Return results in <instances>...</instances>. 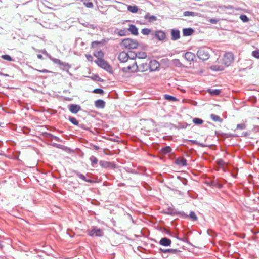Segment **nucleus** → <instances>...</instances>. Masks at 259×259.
<instances>
[{
    "mask_svg": "<svg viewBox=\"0 0 259 259\" xmlns=\"http://www.w3.org/2000/svg\"><path fill=\"white\" fill-rule=\"evenodd\" d=\"M99 164L102 167L107 168L110 167L112 165V163L110 162H107L105 161H100L99 162Z\"/></svg>",
    "mask_w": 259,
    "mask_h": 259,
    "instance_id": "obj_21",
    "label": "nucleus"
},
{
    "mask_svg": "<svg viewBox=\"0 0 259 259\" xmlns=\"http://www.w3.org/2000/svg\"><path fill=\"white\" fill-rule=\"evenodd\" d=\"M128 30L130 31L131 33L133 35H137L138 34V28L134 25H130L129 28H128Z\"/></svg>",
    "mask_w": 259,
    "mask_h": 259,
    "instance_id": "obj_17",
    "label": "nucleus"
},
{
    "mask_svg": "<svg viewBox=\"0 0 259 259\" xmlns=\"http://www.w3.org/2000/svg\"><path fill=\"white\" fill-rule=\"evenodd\" d=\"M91 162H92V165L93 166L95 164H97L98 163V159L96 157H95V156H92L90 157V158Z\"/></svg>",
    "mask_w": 259,
    "mask_h": 259,
    "instance_id": "obj_34",
    "label": "nucleus"
},
{
    "mask_svg": "<svg viewBox=\"0 0 259 259\" xmlns=\"http://www.w3.org/2000/svg\"><path fill=\"white\" fill-rule=\"evenodd\" d=\"M252 55L254 57L258 59L259 58V50L253 51L252 52Z\"/></svg>",
    "mask_w": 259,
    "mask_h": 259,
    "instance_id": "obj_40",
    "label": "nucleus"
},
{
    "mask_svg": "<svg viewBox=\"0 0 259 259\" xmlns=\"http://www.w3.org/2000/svg\"><path fill=\"white\" fill-rule=\"evenodd\" d=\"M240 18L243 22H247L249 21L248 18L245 15H241Z\"/></svg>",
    "mask_w": 259,
    "mask_h": 259,
    "instance_id": "obj_37",
    "label": "nucleus"
},
{
    "mask_svg": "<svg viewBox=\"0 0 259 259\" xmlns=\"http://www.w3.org/2000/svg\"><path fill=\"white\" fill-rule=\"evenodd\" d=\"M164 98L165 100H168L169 101H177V98L175 97L172 96H170V95H167V94H165L164 95Z\"/></svg>",
    "mask_w": 259,
    "mask_h": 259,
    "instance_id": "obj_25",
    "label": "nucleus"
},
{
    "mask_svg": "<svg viewBox=\"0 0 259 259\" xmlns=\"http://www.w3.org/2000/svg\"><path fill=\"white\" fill-rule=\"evenodd\" d=\"M209 22L212 24H216L218 22V20L215 19H211Z\"/></svg>",
    "mask_w": 259,
    "mask_h": 259,
    "instance_id": "obj_47",
    "label": "nucleus"
},
{
    "mask_svg": "<svg viewBox=\"0 0 259 259\" xmlns=\"http://www.w3.org/2000/svg\"><path fill=\"white\" fill-rule=\"evenodd\" d=\"M69 111L73 114H76L79 110H81V107L77 104H70L69 105Z\"/></svg>",
    "mask_w": 259,
    "mask_h": 259,
    "instance_id": "obj_8",
    "label": "nucleus"
},
{
    "mask_svg": "<svg viewBox=\"0 0 259 259\" xmlns=\"http://www.w3.org/2000/svg\"><path fill=\"white\" fill-rule=\"evenodd\" d=\"M42 72H46L47 71L46 70H44L42 71Z\"/></svg>",
    "mask_w": 259,
    "mask_h": 259,
    "instance_id": "obj_52",
    "label": "nucleus"
},
{
    "mask_svg": "<svg viewBox=\"0 0 259 259\" xmlns=\"http://www.w3.org/2000/svg\"><path fill=\"white\" fill-rule=\"evenodd\" d=\"M94 56L97 58V59H103L104 54L101 50H96L94 52Z\"/></svg>",
    "mask_w": 259,
    "mask_h": 259,
    "instance_id": "obj_18",
    "label": "nucleus"
},
{
    "mask_svg": "<svg viewBox=\"0 0 259 259\" xmlns=\"http://www.w3.org/2000/svg\"><path fill=\"white\" fill-rule=\"evenodd\" d=\"M168 213L171 214H176L177 213L176 210H175L174 209L172 208L171 207L168 208Z\"/></svg>",
    "mask_w": 259,
    "mask_h": 259,
    "instance_id": "obj_43",
    "label": "nucleus"
},
{
    "mask_svg": "<svg viewBox=\"0 0 259 259\" xmlns=\"http://www.w3.org/2000/svg\"><path fill=\"white\" fill-rule=\"evenodd\" d=\"M69 120L74 125H77L78 124V121L74 117H70Z\"/></svg>",
    "mask_w": 259,
    "mask_h": 259,
    "instance_id": "obj_33",
    "label": "nucleus"
},
{
    "mask_svg": "<svg viewBox=\"0 0 259 259\" xmlns=\"http://www.w3.org/2000/svg\"><path fill=\"white\" fill-rule=\"evenodd\" d=\"M3 59L6 60H8V61H13V60L12 59V58L11 57V56L9 55H3L1 57Z\"/></svg>",
    "mask_w": 259,
    "mask_h": 259,
    "instance_id": "obj_36",
    "label": "nucleus"
},
{
    "mask_svg": "<svg viewBox=\"0 0 259 259\" xmlns=\"http://www.w3.org/2000/svg\"><path fill=\"white\" fill-rule=\"evenodd\" d=\"M103 231L102 229L94 227L89 232V235L91 236L101 237L103 235Z\"/></svg>",
    "mask_w": 259,
    "mask_h": 259,
    "instance_id": "obj_6",
    "label": "nucleus"
},
{
    "mask_svg": "<svg viewBox=\"0 0 259 259\" xmlns=\"http://www.w3.org/2000/svg\"><path fill=\"white\" fill-rule=\"evenodd\" d=\"M172 64L177 67H181L182 66V64L181 63V62L180 61V60L179 59H174V60H172Z\"/></svg>",
    "mask_w": 259,
    "mask_h": 259,
    "instance_id": "obj_28",
    "label": "nucleus"
},
{
    "mask_svg": "<svg viewBox=\"0 0 259 259\" xmlns=\"http://www.w3.org/2000/svg\"><path fill=\"white\" fill-rule=\"evenodd\" d=\"M159 67V64L156 60H152L149 63V69L151 71L157 70Z\"/></svg>",
    "mask_w": 259,
    "mask_h": 259,
    "instance_id": "obj_7",
    "label": "nucleus"
},
{
    "mask_svg": "<svg viewBox=\"0 0 259 259\" xmlns=\"http://www.w3.org/2000/svg\"><path fill=\"white\" fill-rule=\"evenodd\" d=\"M118 34L120 36H124L126 34V31L125 30H120L118 32Z\"/></svg>",
    "mask_w": 259,
    "mask_h": 259,
    "instance_id": "obj_45",
    "label": "nucleus"
},
{
    "mask_svg": "<svg viewBox=\"0 0 259 259\" xmlns=\"http://www.w3.org/2000/svg\"><path fill=\"white\" fill-rule=\"evenodd\" d=\"M187 217H189L193 221H196L197 220V217L196 214L193 211L190 212L189 215H186Z\"/></svg>",
    "mask_w": 259,
    "mask_h": 259,
    "instance_id": "obj_30",
    "label": "nucleus"
},
{
    "mask_svg": "<svg viewBox=\"0 0 259 259\" xmlns=\"http://www.w3.org/2000/svg\"><path fill=\"white\" fill-rule=\"evenodd\" d=\"M175 164L179 166H186L187 165V161L184 158H178L175 160Z\"/></svg>",
    "mask_w": 259,
    "mask_h": 259,
    "instance_id": "obj_15",
    "label": "nucleus"
},
{
    "mask_svg": "<svg viewBox=\"0 0 259 259\" xmlns=\"http://www.w3.org/2000/svg\"><path fill=\"white\" fill-rule=\"evenodd\" d=\"M128 55V59H134L136 58H137L136 53L133 51H129L128 52L126 53Z\"/></svg>",
    "mask_w": 259,
    "mask_h": 259,
    "instance_id": "obj_27",
    "label": "nucleus"
},
{
    "mask_svg": "<svg viewBox=\"0 0 259 259\" xmlns=\"http://www.w3.org/2000/svg\"><path fill=\"white\" fill-rule=\"evenodd\" d=\"M194 32V30L192 28H184L183 29V35L184 36H190Z\"/></svg>",
    "mask_w": 259,
    "mask_h": 259,
    "instance_id": "obj_19",
    "label": "nucleus"
},
{
    "mask_svg": "<svg viewBox=\"0 0 259 259\" xmlns=\"http://www.w3.org/2000/svg\"><path fill=\"white\" fill-rule=\"evenodd\" d=\"M193 123H194L195 124H196L197 125H199V124H202L203 122V121L200 118H194L193 119Z\"/></svg>",
    "mask_w": 259,
    "mask_h": 259,
    "instance_id": "obj_29",
    "label": "nucleus"
},
{
    "mask_svg": "<svg viewBox=\"0 0 259 259\" xmlns=\"http://www.w3.org/2000/svg\"><path fill=\"white\" fill-rule=\"evenodd\" d=\"M180 214H182V215H184V212H180Z\"/></svg>",
    "mask_w": 259,
    "mask_h": 259,
    "instance_id": "obj_50",
    "label": "nucleus"
},
{
    "mask_svg": "<svg viewBox=\"0 0 259 259\" xmlns=\"http://www.w3.org/2000/svg\"><path fill=\"white\" fill-rule=\"evenodd\" d=\"M95 62L99 66L107 71L110 72L112 70L111 66L103 59H97Z\"/></svg>",
    "mask_w": 259,
    "mask_h": 259,
    "instance_id": "obj_4",
    "label": "nucleus"
},
{
    "mask_svg": "<svg viewBox=\"0 0 259 259\" xmlns=\"http://www.w3.org/2000/svg\"><path fill=\"white\" fill-rule=\"evenodd\" d=\"M211 68L212 70H215V71H220V70H222L223 69L222 67L217 66V65L212 66L211 67Z\"/></svg>",
    "mask_w": 259,
    "mask_h": 259,
    "instance_id": "obj_39",
    "label": "nucleus"
},
{
    "mask_svg": "<svg viewBox=\"0 0 259 259\" xmlns=\"http://www.w3.org/2000/svg\"><path fill=\"white\" fill-rule=\"evenodd\" d=\"M145 19L149 20L150 22H153L156 20V17L153 15H150L149 13H147L144 17Z\"/></svg>",
    "mask_w": 259,
    "mask_h": 259,
    "instance_id": "obj_23",
    "label": "nucleus"
},
{
    "mask_svg": "<svg viewBox=\"0 0 259 259\" xmlns=\"http://www.w3.org/2000/svg\"><path fill=\"white\" fill-rule=\"evenodd\" d=\"M75 172L78 178L81 179L82 180H83L86 182H88L89 183H93V181L90 179H86L85 177L83 175L81 174V173H80L78 171H75Z\"/></svg>",
    "mask_w": 259,
    "mask_h": 259,
    "instance_id": "obj_20",
    "label": "nucleus"
},
{
    "mask_svg": "<svg viewBox=\"0 0 259 259\" xmlns=\"http://www.w3.org/2000/svg\"><path fill=\"white\" fill-rule=\"evenodd\" d=\"M122 45L128 49H133L137 48L138 43L136 40L126 38L122 40Z\"/></svg>",
    "mask_w": 259,
    "mask_h": 259,
    "instance_id": "obj_2",
    "label": "nucleus"
},
{
    "mask_svg": "<svg viewBox=\"0 0 259 259\" xmlns=\"http://www.w3.org/2000/svg\"><path fill=\"white\" fill-rule=\"evenodd\" d=\"M136 55L139 59H144L147 57L146 53L144 52H138L136 53Z\"/></svg>",
    "mask_w": 259,
    "mask_h": 259,
    "instance_id": "obj_26",
    "label": "nucleus"
},
{
    "mask_svg": "<svg viewBox=\"0 0 259 259\" xmlns=\"http://www.w3.org/2000/svg\"><path fill=\"white\" fill-rule=\"evenodd\" d=\"M171 243V240L166 237H164L161 239V240L159 241V244L161 245L164 246H169L170 245Z\"/></svg>",
    "mask_w": 259,
    "mask_h": 259,
    "instance_id": "obj_12",
    "label": "nucleus"
},
{
    "mask_svg": "<svg viewBox=\"0 0 259 259\" xmlns=\"http://www.w3.org/2000/svg\"><path fill=\"white\" fill-rule=\"evenodd\" d=\"M156 37L159 40H163L166 37V35L164 32L159 30L155 33Z\"/></svg>",
    "mask_w": 259,
    "mask_h": 259,
    "instance_id": "obj_14",
    "label": "nucleus"
},
{
    "mask_svg": "<svg viewBox=\"0 0 259 259\" xmlns=\"http://www.w3.org/2000/svg\"><path fill=\"white\" fill-rule=\"evenodd\" d=\"M37 57L39 59H42V56L41 55H37Z\"/></svg>",
    "mask_w": 259,
    "mask_h": 259,
    "instance_id": "obj_49",
    "label": "nucleus"
},
{
    "mask_svg": "<svg viewBox=\"0 0 259 259\" xmlns=\"http://www.w3.org/2000/svg\"><path fill=\"white\" fill-rule=\"evenodd\" d=\"M197 57L203 61L207 60L209 57V50L207 48H202L199 49L197 52Z\"/></svg>",
    "mask_w": 259,
    "mask_h": 259,
    "instance_id": "obj_1",
    "label": "nucleus"
},
{
    "mask_svg": "<svg viewBox=\"0 0 259 259\" xmlns=\"http://www.w3.org/2000/svg\"><path fill=\"white\" fill-rule=\"evenodd\" d=\"M85 57H86L88 61H91V62H92L93 61V57L91 55L87 54V55H85Z\"/></svg>",
    "mask_w": 259,
    "mask_h": 259,
    "instance_id": "obj_46",
    "label": "nucleus"
},
{
    "mask_svg": "<svg viewBox=\"0 0 259 259\" xmlns=\"http://www.w3.org/2000/svg\"><path fill=\"white\" fill-rule=\"evenodd\" d=\"M99 44V42L97 41H94L92 43V47L94 48L95 45H97Z\"/></svg>",
    "mask_w": 259,
    "mask_h": 259,
    "instance_id": "obj_48",
    "label": "nucleus"
},
{
    "mask_svg": "<svg viewBox=\"0 0 259 259\" xmlns=\"http://www.w3.org/2000/svg\"><path fill=\"white\" fill-rule=\"evenodd\" d=\"M211 119L214 121H218L221 123L223 121L222 119H221L219 116L214 115L213 114H211L210 115Z\"/></svg>",
    "mask_w": 259,
    "mask_h": 259,
    "instance_id": "obj_24",
    "label": "nucleus"
},
{
    "mask_svg": "<svg viewBox=\"0 0 259 259\" xmlns=\"http://www.w3.org/2000/svg\"><path fill=\"white\" fill-rule=\"evenodd\" d=\"M95 106L98 108H103L105 106V102L102 100L99 99L95 102Z\"/></svg>",
    "mask_w": 259,
    "mask_h": 259,
    "instance_id": "obj_16",
    "label": "nucleus"
},
{
    "mask_svg": "<svg viewBox=\"0 0 259 259\" xmlns=\"http://www.w3.org/2000/svg\"><path fill=\"white\" fill-rule=\"evenodd\" d=\"M93 92L95 94H102L104 93V91L101 89H95L93 90Z\"/></svg>",
    "mask_w": 259,
    "mask_h": 259,
    "instance_id": "obj_38",
    "label": "nucleus"
},
{
    "mask_svg": "<svg viewBox=\"0 0 259 259\" xmlns=\"http://www.w3.org/2000/svg\"><path fill=\"white\" fill-rule=\"evenodd\" d=\"M171 40H177L180 38V31L177 29H172L171 30Z\"/></svg>",
    "mask_w": 259,
    "mask_h": 259,
    "instance_id": "obj_11",
    "label": "nucleus"
},
{
    "mask_svg": "<svg viewBox=\"0 0 259 259\" xmlns=\"http://www.w3.org/2000/svg\"><path fill=\"white\" fill-rule=\"evenodd\" d=\"M234 61V55L231 52H228L224 54L223 58V63L226 66H229Z\"/></svg>",
    "mask_w": 259,
    "mask_h": 259,
    "instance_id": "obj_3",
    "label": "nucleus"
},
{
    "mask_svg": "<svg viewBox=\"0 0 259 259\" xmlns=\"http://www.w3.org/2000/svg\"><path fill=\"white\" fill-rule=\"evenodd\" d=\"M237 128L239 130H243L245 128V125L244 123L239 124L237 125Z\"/></svg>",
    "mask_w": 259,
    "mask_h": 259,
    "instance_id": "obj_42",
    "label": "nucleus"
},
{
    "mask_svg": "<svg viewBox=\"0 0 259 259\" xmlns=\"http://www.w3.org/2000/svg\"><path fill=\"white\" fill-rule=\"evenodd\" d=\"M171 149L169 146H167L162 149V152L164 154L169 153L171 152Z\"/></svg>",
    "mask_w": 259,
    "mask_h": 259,
    "instance_id": "obj_35",
    "label": "nucleus"
},
{
    "mask_svg": "<svg viewBox=\"0 0 259 259\" xmlns=\"http://www.w3.org/2000/svg\"><path fill=\"white\" fill-rule=\"evenodd\" d=\"M228 8H230V9H232V6H228Z\"/></svg>",
    "mask_w": 259,
    "mask_h": 259,
    "instance_id": "obj_51",
    "label": "nucleus"
},
{
    "mask_svg": "<svg viewBox=\"0 0 259 259\" xmlns=\"http://www.w3.org/2000/svg\"><path fill=\"white\" fill-rule=\"evenodd\" d=\"M166 232H167L168 234H169V232L168 231V230H166Z\"/></svg>",
    "mask_w": 259,
    "mask_h": 259,
    "instance_id": "obj_53",
    "label": "nucleus"
},
{
    "mask_svg": "<svg viewBox=\"0 0 259 259\" xmlns=\"http://www.w3.org/2000/svg\"><path fill=\"white\" fill-rule=\"evenodd\" d=\"M138 70V66L136 62H134L132 65H129L127 67H123L122 68V71L125 73L135 72H137Z\"/></svg>",
    "mask_w": 259,
    "mask_h": 259,
    "instance_id": "obj_5",
    "label": "nucleus"
},
{
    "mask_svg": "<svg viewBox=\"0 0 259 259\" xmlns=\"http://www.w3.org/2000/svg\"><path fill=\"white\" fill-rule=\"evenodd\" d=\"M150 30L148 28L142 29V33L144 35H148L150 33Z\"/></svg>",
    "mask_w": 259,
    "mask_h": 259,
    "instance_id": "obj_41",
    "label": "nucleus"
},
{
    "mask_svg": "<svg viewBox=\"0 0 259 259\" xmlns=\"http://www.w3.org/2000/svg\"><path fill=\"white\" fill-rule=\"evenodd\" d=\"M209 92L211 95H217L220 93V91L217 89L209 90Z\"/></svg>",
    "mask_w": 259,
    "mask_h": 259,
    "instance_id": "obj_32",
    "label": "nucleus"
},
{
    "mask_svg": "<svg viewBox=\"0 0 259 259\" xmlns=\"http://www.w3.org/2000/svg\"><path fill=\"white\" fill-rule=\"evenodd\" d=\"M118 59L121 63H125L128 60V55L125 52H120L118 55Z\"/></svg>",
    "mask_w": 259,
    "mask_h": 259,
    "instance_id": "obj_9",
    "label": "nucleus"
},
{
    "mask_svg": "<svg viewBox=\"0 0 259 259\" xmlns=\"http://www.w3.org/2000/svg\"><path fill=\"white\" fill-rule=\"evenodd\" d=\"M84 4L88 8H92L93 7V4L92 2L84 3Z\"/></svg>",
    "mask_w": 259,
    "mask_h": 259,
    "instance_id": "obj_44",
    "label": "nucleus"
},
{
    "mask_svg": "<svg viewBox=\"0 0 259 259\" xmlns=\"http://www.w3.org/2000/svg\"><path fill=\"white\" fill-rule=\"evenodd\" d=\"M127 10L132 12V13H136L138 12V8L137 6L134 5V6H131V5H129L127 7Z\"/></svg>",
    "mask_w": 259,
    "mask_h": 259,
    "instance_id": "obj_22",
    "label": "nucleus"
},
{
    "mask_svg": "<svg viewBox=\"0 0 259 259\" xmlns=\"http://www.w3.org/2000/svg\"><path fill=\"white\" fill-rule=\"evenodd\" d=\"M184 57L185 58V59L189 62L193 61L196 57L195 54L191 52H186L184 54Z\"/></svg>",
    "mask_w": 259,
    "mask_h": 259,
    "instance_id": "obj_10",
    "label": "nucleus"
},
{
    "mask_svg": "<svg viewBox=\"0 0 259 259\" xmlns=\"http://www.w3.org/2000/svg\"><path fill=\"white\" fill-rule=\"evenodd\" d=\"M160 250L164 253H168L174 254H178L180 252V251L177 249H160Z\"/></svg>",
    "mask_w": 259,
    "mask_h": 259,
    "instance_id": "obj_13",
    "label": "nucleus"
},
{
    "mask_svg": "<svg viewBox=\"0 0 259 259\" xmlns=\"http://www.w3.org/2000/svg\"><path fill=\"white\" fill-rule=\"evenodd\" d=\"M185 16H196V13L193 12L185 11L184 12Z\"/></svg>",
    "mask_w": 259,
    "mask_h": 259,
    "instance_id": "obj_31",
    "label": "nucleus"
}]
</instances>
